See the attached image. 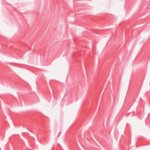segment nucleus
I'll list each match as a JSON object with an SVG mask.
<instances>
[{
	"label": "nucleus",
	"mask_w": 150,
	"mask_h": 150,
	"mask_svg": "<svg viewBox=\"0 0 150 150\" xmlns=\"http://www.w3.org/2000/svg\"><path fill=\"white\" fill-rule=\"evenodd\" d=\"M61 132H59V135H58L57 136V138L59 137L60 136V134L61 133Z\"/></svg>",
	"instance_id": "f257e3e1"
}]
</instances>
